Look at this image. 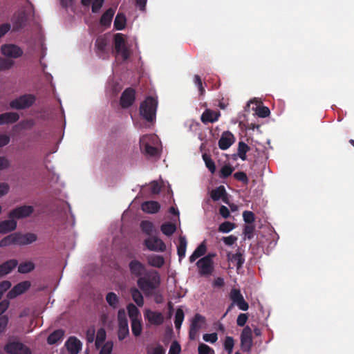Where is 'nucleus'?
<instances>
[{"label":"nucleus","mask_w":354,"mask_h":354,"mask_svg":"<svg viewBox=\"0 0 354 354\" xmlns=\"http://www.w3.org/2000/svg\"><path fill=\"white\" fill-rule=\"evenodd\" d=\"M137 283L144 292L149 293L159 287L160 284V274L156 270H149L144 276L138 279Z\"/></svg>","instance_id":"f257e3e1"},{"label":"nucleus","mask_w":354,"mask_h":354,"mask_svg":"<svg viewBox=\"0 0 354 354\" xmlns=\"http://www.w3.org/2000/svg\"><path fill=\"white\" fill-rule=\"evenodd\" d=\"M158 102L152 97H147L140 106V114L148 122H152L156 118Z\"/></svg>","instance_id":"f03ea898"},{"label":"nucleus","mask_w":354,"mask_h":354,"mask_svg":"<svg viewBox=\"0 0 354 354\" xmlns=\"http://www.w3.org/2000/svg\"><path fill=\"white\" fill-rule=\"evenodd\" d=\"M113 40L116 54L121 55L123 61L127 60L131 55V51L127 46L124 35L122 33H116L114 35Z\"/></svg>","instance_id":"7ed1b4c3"},{"label":"nucleus","mask_w":354,"mask_h":354,"mask_svg":"<svg viewBox=\"0 0 354 354\" xmlns=\"http://www.w3.org/2000/svg\"><path fill=\"white\" fill-rule=\"evenodd\" d=\"M36 101L33 94H24L15 98L10 102L12 109L21 110L30 107Z\"/></svg>","instance_id":"20e7f679"},{"label":"nucleus","mask_w":354,"mask_h":354,"mask_svg":"<svg viewBox=\"0 0 354 354\" xmlns=\"http://www.w3.org/2000/svg\"><path fill=\"white\" fill-rule=\"evenodd\" d=\"M155 139L153 136L145 135L140 139V150L147 156H156L158 154V149L151 145Z\"/></svg>","instance_id":"39448f33"},{"label":"nucleus","mask_w":354,"mask_h":354,"mask_svg":"<svg viewBox=\"0 0 354 354\" xmlns=\"http://www.w3.org/2000/svg\"><path fill=\"white\" fill-rule=\"evenodd\" d=\"M3 348L8 354H32L31 350L28 346L18 341L8 342Z\"/></svg>","instance_id":"423d86ee"},{"label":"nucleus","mask_w":354,"mask_h":354,"mask_svg":"<svg viewBox=\"0 0 354 354\" xmlns=\"http://www.w3.org/2000/svg\"><path fill=\"white\" fill-rule=\"evenodd\" d=\"M240 346L243 352L249 353L253 345L252 331L250 326H246L243 329L241 336Z\"/></svg>","instance_id":"0eeeda50"},{"label":"nucleus","mask_w":354,"mask_h":354,"mask_svg":"<svg viewBox=\"0 0 354 354\" xmlns=\"http://www.w3.org/2000/svg\"><path fill=\"white\" fill-rule=\"evenodd\" d=\"M136 100V91L131 87L127 88L122 93L120 98V104L123 109L131 106Z\"/></svg>","instance_id":"6e6552de"},{"label":"nucleus","mask_w":354,"mask_h":354,"mask_svg":"<svg viewBox=\"0 0 354 354\" xmlns=\"http://www.w3.org/2000/svg\"><path fill=\"white\" fill-rule=\"evenodd\" d=\"M1 53L7 57L17 59L22 56L23 50L16 44H6L1 46Z\"/></svg>","instance_id":"1a4fd4ad"},{"label":"nucleus","mask_w":354,"mask_h":354,"mask_svg":"<svg viewBox=\"0 0 354 354\" xmlns=\"http://www.w3.org/2000/svg\"><path fill=\"white\" fill-rule=\"evenodd\" d=\"M144 244L150 251L164 252L166 250L165 243L157 236H150L146 239Z\"/></svg>","instance_id":"9d476101"},{"label":"nucleus","mask_w":354,"mask_h":354,"mask_svg":"<svg viewBox=\"0 0 354 354\" xmlns=\"http://www.w3.org/2000/svg\"><path fill=\"white\" fill-rule=\"evenodd\" d=\"M34 212V208L31 205H23L15 208L10 212L8 217L10 218L20 219L29 216Z\"/></svg>","instance_id":"9b49d317"},{"label":"nucleus","mask_w":354,"mask_h":354,"mask_svg":"<svg viewBox=\"0 0 354 354\" xmlns=\"http://www.w3.org/2000/svg\"><path fill=\"white\" fill-rule=\"evenodd\" d=\"M230 298L240 310L246 311L249 308V305L244 299L239 289L232 288L230 293Z\"/></svg>","instance_id":"f8f14e48"},{"label":"nucleus","mask_w":354,"mask_h":354,"mask_svg":"<svg viewBox=\"0 0 354 354\" xmlns=\"http://www.w3.org/2000/svg\"><path fill=\"white\" fill-rule=\"evenodd\" d=\"M205 318L200 314H196L192 320L189 331V337L190 339L194 340L196 339L198 330L201 328L200 323H205Z\"/></svg>","instance_id":"ddd939ff"},{"label":"nucleus","mask_w":354,"mask_h":354,"mask_svg":"<svg viewBox=\"0 0 354 354\" xmlns=\"http://www.w3.org/2000/svg\"><path fill=\"white\" fill-rule=\"evenodd\" d=\"M31 286V283L29 281H21L17 285H15L8 292L7 295V297L10 299H15L17 296L23 294L26 290H28Z\"/></svg>","instance_id":"4468645a"},{"label":"nucleus","mask_w":354,"mask_h":354,"mask_svg":"<svg viewBox=\"0 0 354 354\" xmlns=\"http://www.w3.org/2000/svg\"><path fill=\"white\" fill-rule=\"evenodd\" d=\"M196 266L199 269V272L201 275H209L213 272V261H209V257H204L199 259Z\"/></svg>","instance_id":"2eb2a0df"},{"label":"nucleus","mask_w":354,"mask_h":354,"mask_svg":"<svg viewBox=\"0 0 354 354\" xmlns=\"http://www.w3.org/2000/svg\"><path fill=\"white\" fill-rule=\"evenodd\" d=\"M14 235L15 245H28L37 240V235L33 233L21 234L20 232H15Z\"/></svg>","instance_id":"dca6fc26"},{"label":"nucleus","mask_w":354,"mask_h":354,"mask_svg":"<svg viewBox=\"0 0 354 354\" xmlns=\"http://www.w3.org/2000/svg\"><path fill=\"white\" fill-rule=\"evenodd\" d=\"M129 270L131 272V274L136 277H142V274H145V273L147 272L146 270L145 266L140 262L138 260H132L129 263Z\"/></svg>","instance_id":"f3484780"},{"label":"nucleus","mask_w":354,"mask_h":354,"mask_svg":"<svg viewBox=\"0 0 354 354\" xmlns=\"http://www.w3.org/2000/svg\"><path fill=\"white\" fill-rule=\"evenodd\" d=\"M65 346L69 354H78L82 349V344L77 337H70L66 342Z\"/></svg>","instance_id":"a211bd4d"},{"label":"nucleus","mask_w":354,"mask_h":354,"mask_svg":"<svg viewBox=\"0 0 354 354\" xmlns=\"http://www.w3.org/2000/svg\"><path fill=\"white\" fill-rule=\"evenodd\" d=\"M234 136L230 131H225L223 133L221 138L218 140V147L222 150H226L234 143Z\"/></svg>","instance_id":"6ab92c4d"},{"label":"nucleus","mask_w":354,"mask_h":354,"mask_svg":"<svg viewBox=\"0 0 354 354\" xmlns=\"http://www.w3.org/2000/svg\"><path fill=\"white\" fill-rule=\"evenodd\" d=\"M145 319H147L151 324L160 325L164 322V317L160 312L147 310L145 313Z\"/></svg>","instance_id":"aec40b11"},{"label":"nucleus","mask_w":354,"mask_h":354,"mask_svg":"<svg viewBox=\"0 0 354 354\" xmlns=\"http://www.w3.org/2000/svg\"><path fill=\"white\" fill-rule=\"evenodd\" d=\"M18 265L16 259H10L0 265V278L10 273Z\"/></svg>","instance_id":"412c9836"},{"label":"nucleus","mask_w":354,"mask_h":354,"mask_svg":"<svg viewBox=\"0 0 354 354\" xmlns=\"http://www.w3.org/2000/svg\"><path fill=\"white\" fill-rule=\"evenodd\" d=\"M141 209L144 212L148 214H156L160 209V205L154 201H145L141 205Z\"/></svg>","instance_id":"4be33fe9"},{"label":"nucleus","mask_w":354,"mask_h":354,"mask_svg":"<svg viewBox=\"0 0 354 354\" xmlns=\"http://www.w3.org/2000/svg\"><path fill=\"white\" fill-rule=\"evenodd\" d=\"M220 115L221 113L219 111H215L211 109H206L201 115V120L202 122L205 124L207 122L213 123L218 120Z\"/></svg>","instance_id":"5701e85b"},{"label":"nucleus","mask_w":354,"mask_h":354,"mask_svg":"<svg viewBox=\"0 0 354 354\" xmlns=\"http://www.w3.org/2000/svg\"><path fill=\"white\" fill-rule=\"evenodd\" d=\"M19 119V115L15 112H6L0 114V125L13 124Z\"/></svg>","instance_id":"b1692460"},{"label":"nucleus","mask_w":354,"mask_h":354,"mask_svg":"<svg viewBox=\"0 0 354 354\" xmlns=\"http://www.w3.org/2000/svg\"><path fill=\"white\" fill-rule=\"evenodd\" d=\"M243 250L241 248H238L236 252L233 254H230V253L228 254V259L231 261L232 262H236V268L240 269L242 268L244 262H245V257L243 255Z\"/></svg>","instance_id":"393cba45"},{"label":"nucleus","mask_w":354,"mask_h":354,"mask_svg":"<svg viewBox=\"0 0 354 354\" xmlns=\"http://www.w3.org/2000/svg\"><path fill=\"white\" fill-rule=\"evenodd\" d=\"M17 228V222L15 218L5 220L0 222V234H5L14 231Z\"/></svg>","instance_id":"a878e982"},{"label":"nucleus","mask_w":354,"mask_h":354,"mask_svg":"<svg viewBox=\"0 0 354 354\" xmlns=\"http://www.w3.org/2000/svg\"><path fill=\"white\" fill-rule=\"evenodd\" d=\"M211 198L213 201H217L222 198L223 201L227 203V193L223 185H221L216 189L212 190L210 193Z\"/></svg>","instance_id":"bb28decb"},{"label":"nucleus","mask_w":354,"mask_h":354,"mask_svg":"<svg viewBox=\"0 0 354 354\" xmlns=\"http://www.w3.org/2000/svg\"><path fill=\"white\" fill-rule=\"evenodd\" d=\"M207 251L205 241H203L194 251L189 257L190 263L194 262L198 258L202 257Z\"/></svg>","instance_id":"cd10ccee"},{"label":"nucleus","mask_w":354,"mask_h":354,"mask_svg":"<svg viewBox=\"0 0 354 354\" xmlns=\"http://www.w3.org/2000/svg\"><path fill=\"white\" fill-rule=\"evenodd\" d=\"M115 14V10L113 8H109L102 15L100 23L102 26H109L111 24L112 19Z\"/></svg>","instance_id":"c85d7f7f"},{"label":"nucleus","mask_w":354,"mask_h":354,"mask_svg":"<svg viewBox=\"0 0 354 354\" xmlns=\"http://www.w3.org/2000/svg\"><path fill=\"white\" fill-rule=\"evenodd\" d=\"M147 262L151 266L160 268L165 264V259L161 255L151 254L147 257Z\"/></svg>","instance_id":"c756f323"},{"label":"nucleus","mask_w":354,"mask_h":354,"mask_svg":"<svg viewBox=\"0 0 354 354\" xmlns=\"http://www.w3.org/2000/svg\"><path fill=\"white\" fill-rule=\"evenodd\" d=\"M64 335V331L62 329H57L53 331L47 338V342L50 345L55 344L61 340Z\"/></svg>","instance_id":"7c9ffc66"},{"label":"nucleus","mask_w":354,"mask_h":354,"mask_svg":"<svg viewBox=\"0 0 354 354\" xmlns=\"http://www.w3.org/2000/svg\"><path fill=\"white\" fill-rule=\"evenodd\" d=\"M178 240L179 243L177 246V253L179 257V260L180 261L185 257L187 242L184 236H180Z\"/></svg>","instance_id":"2f4dec72"},{"label":"nucleus","mask_w":354,"mask_h":354,"mask_svg":"<svg viewBox=\"0 0 354 354\" xmlns=\"http://www.w3.org/2000/svg\"><path fill=\"white\" fill-rule=\"evenodd\" d=\"M127 23V18L124 14L118 12L114 20V28L118 30H121L125 28Z\"/></svg>","instance_id":"473e14b6"},{"label":"nucleus","mask_w":354,"mask_h":354,"mask_svg":"<svg viewBox=\"0 0 354 354\" xmlns=\"http://www.w3.org/2000/svg\"><path fill=\"white\" fill-rule=\"evenodd\" d=\"M106 301L113 309H116L119 306L120 299L118 295L113 292H110L106 295Z\"/></svg>","instance_id":"72a5a7b5"},{"label":"nucleus","mask_w":354,"mask_h":354,"mask_svg":"<svg viewBox=\"0 0 354 354\" xmlns=\"http://www.w3.org/2000/svg\"><path fill=\"white\" fill-rule=\"evenodd\" d=\"M108 45V40L104 35L97 37L95 42V46L98 52L104 53Z\"/></svg>","instance_id":"f704fd0d"},{"label":"nucleus","mask_w":354,"mask_h":354,"mask_svg":"<svg viewBox=\"0 0 354 354\" xmlns=\"http://www.w3.org/2000/svg\"><path fill=\"white\" fill-rule=\"evenodd\" d=\"M35 264L31 261L21 263L18 266V272L21 274L29 273L35 269Z\"/></svg>","instance_id":"c9c22d12"},{"label":"nucleus","mask_w":354,"mask_h":354,"mask_svg":"<svg viewBox=\"0 0 354 354\" xmlns=\"http://www.w3.org/2000/svg\"><path fill=\"white\" fill-rule=\"evenodd\" d=\"M131 297L134 302L140 307L142 306L144 304V299L142 293L139 290L134 288L131 290Z\"/></svg>","instance_id":"e433bc0d"},{"label":"nucleus","mask_w":354,"mask_h":354,"mask_svg":"<svg viewBox=\"0 0 354 354\" xmlns=\"http://www.w3.org/2000/svg\"><path fill=\"white\" fill-rule=\"evenodd\" d=\"M118 325V339L120 340H123L129 334L128 323H124L123 322V323H120Z\"/></svg>","instance_id":"4c0bfd02"},{"label":"nucleus","mask_w":354,"mask_h":354,"mask_svg":"<svg viewBox=\"0 0 354 354\" xmlns=\"http://www.w3.org/2000/svg\"><path fill=\"white\" fill-rule=\"evenodd\" d=\"M250 147L244 142L241 141L238 145V156L242 160H245L247 158L246 153L249 151Z\"/></svg>","instance_id":"58836bf2"},{"label":"nucleus","mask_w":354,"mask_h":354,"mask_svg":"<svg viewBox=\"0 0 354 354\" xmlns=\"http://www.w3.org/2000/svg\"><path fill=\"white\" fill-rule=\"evenodd\" d=\"M160 230L164 234L171 236L175 232L176 227L174 223H165L161 225Z\"/></svg>","instance_id":"ea45409f"},{"label":"nucleus","mask_w":354,"mask_h":354,"mask_svg":"<svg viewBox=\"0 0 354 354\" xmlns=\"http://www.w3.org/2000/svg\"><path fill=\"white\" fill-rule=\"evenodd\" d=\"M140 228L144 233L150 236L153 231L154 226L153 223L149 221H142L140 223Z\"/></svg>","instance_id":"a19ab883"},{"label":"nucleus","mask_w":354,"mask_h":354,"mask_svg":"<svg viewBox=\"0 0 354 354\" xmlns=\"http://www.w3.org/2000/svg\"><path fill=\"white\" fill-rule=\"evenodd\" d=\"M203 159L205 163V166L209 169V171L212 174H214L216 171V165L210 156L207 153H204L203 154Z\"/></svg>","instance_id":"79ce46f5"},{"label":"nucleus","mask_w":354,"mask_h":354,"mask_svg":"<svg viewBox=\"0 0 354 354\" xmlns=\"http://www.w3.org/2000/svg\"><path fill=\"white\" fill-rule=\"evenodd\" d=\"M234 346V339L232 337L226 336L223 342L224 349L227 354H232Z\"/></svg>","instance_id":"37998d69"},{"label":"nucleus","mask_w":354,"mask_h":354,"mask_svg":"<svg viewBox=\"0 0 354 354\" xmlns=\"http://www.w3.org/2000/svg\"><path fill=\"white\" fill-rule=\"evenodd\" d=\"M131 330L136 337H138L141 334L142 325L138 319H133V320H131Z\"/></svg>","instance_id":"c03bdc74"},{"label":"nucleus","mask_w":354,"mask_h":354,"mask_svg":"<svg viewBox=\"0 0 354 354\" xmlns=\"http://www.w3.org/2000/svg\"><path fill=\"white\" fill-rule=\"evenodd\" d=\"M235 228V224L230 222L225 221L219 225L218 231L223 233H228Z\"/></svg>","instance_id":"a18cd8bd"},{"label":"nucleus","mask_w":354,"mask_h":354,"mask_svg":"<svg viewBox=\"0 0 354 354\" xmlns=\"http://www.w3.org/2000/svg\"><path fill=\"white\" fill-rule=\"evenodd\" d=\"M184 319V312L182 309L178 308L175 315L174 324L176 329H179Z\"/></svg>","instance_id":"49530a36"},{"label":"nucleus","mask_w":354,"mask_h":354,"mask_svg":"<svg viewBox=\"0 0 354 354\" xmlns=\"http://www.w3.org/2000/svg\"><path fill=\"white\" fill-rule=\"evenodd\" d=\"M234 170V169L233 167L229 165H225L221 167L219 176L221 178H226L231 176Z\"/></svg>","instance_id":"de8ad7c7"},{"label":"nucleus","mask_w":354,"mask_h":354,"mask_svg":"<svg viewBox=\"0 0 354 354\" xmlns=\"http://www.w3.org/2000/svg\"><path fill=\"white\" fill-rule=\"evenodd\" d=\"M12 244L15 245L14 233L5 236L0 241V248H4Z\"/></svg>","instance_id":"09e8293b"},{"label":"nucleus","mask_w":354,"mask_h":354,"mask_svg":"<svg viewBox=\"0 0 354 354\" xmlns=\"http://www.w3.org/2000/svg\"><path fill=\"white\" fill-rule=\"evenodd\" d=\"M14 63L11 59L0 57V71L11 68Z\"/></svg>","instance_id":"8fccbe9b"},{"label":"nucleus","mask_w":354,"mask_h":354,"mask_svg":"<svg viewBox=\"0 0 354 354\" xmlns=\"http://www.w3.org/2000/svg\"><path fill=\"white\" fill-rule=\"evenodd\" d=\"M127 310L131 320H133V319H138V317L140 315V313L138 308L134 304H129L127 306Z\"/></svg>","instance_id":"3c124183"},{"label":"nucleus","mask_w":354,"mask_h":354,"mask_svg":"<svg viewBox=\"0 0 354 354\" xmlns=\"http://www.w3.org/2000/svg\"><path fill=\"white\" fill-rule=\"evenodd\" d=\"M255 227L252 224H248L245 225L243 229V234L245 235V238L249 240L252 239L254 237Z\"/></svg>","instance_id":"603ef678"},{"label":"nucleus","mask_w":354,"mask_h":354,"mask_svg":"<svg viewBox=\"0 0 354 354\" xmlns=\"http://www.w3.org/2000/svg\"><path fill=\"white\" fill-rule=\"evenodd\" d=\"M243 218L244 221L248 224H252L255 221V215L251 211H244L243 212Z\"/></svg>","instance_id":"864d4df0"},{"label":"nucleus","mask_w":354,"mask_h":354,"mask_svg":"<svg viewBox=\"0 0 354 354\" xmlns=\"http://www.w3.org/2000/svg\"><path fill=\"white\" fill-rule=\"evenodd\" d=\"M106 339V332L104 328L98 329L96 335L95 344L98 346L100 344H102L104 342Z\"/></svg>","instance_id":"5fc2aeb1"},{"label":"nucleus","mask_w":354,"mask_h":354,"mask_svg":"<svg viewBox=\"0 0 354 354\" xmlns=\"http://www.w3.org/2000/svg\"><path fill=\"white\" fill-rule=\"evenodd\" d=\"M256 113L259 117L266 118L270 115V111L268 107L262 106L257 107Z\"/></svg>","instance_id":"6e6d98bb"},{"label":"nucleus","mask_w":354,"mask_h":354,"mask_svg":"<svg viewBox=\"0 0 354 354\" xmlns=\"http://www.w3.org/2000/svg\"><path fill=\"white\" fill-rule=\"evenodd\" d=\"M198 354H214V351L209 346L205 344H201L198 346Z\"/></svg>","instance_id":"4d7b16f0"},{"label":"nucleus","mask_w":354,"mask_h":354,"mask_svg":"<svg viewBox=\"0 0 354 354\" xmlns=\"http://www.w3.org/2000/svg\"><path fill=\"white\" fill-rule=\"evenodd\" d=\"M147 354H165V351L162 346L158 345L155 347H148Z\"/></svg>","instance_id":"13d9d810"},{"label":"nucleus","mask_w":354,"mask_h":354,"mask_svg":"<svg viewBox=\"0 0 354 354\" xmlns=\"http://www.w3.org/2000/svg\"><path fill=\"white\" fill-rule=\"evenodd\" d=\"M113 344L112 342H106L101 348L99 354H111Z\"/></svg>","instance_id":"bf43d9fd"},{"label":"nucleus","mask_w":354,"mask_h":354,"mask_svg":"<svg viewBox=\"0 0 354 354\" xmlns=\"http://www.w3.org/2000/svg\"><path fill=\"white\" fill-rule=\"evenodd\" d=\"M194 82L196 86L198 87L200 92V95H203L205 93V88L203 86V82L201 77L198 75H195L194 77Z\"/></svg>","instance_id":"052dcab7"},{"label":"nucleus","mask_w":354,"mask_h":354,"mask_svg":"<svg viewBox=\"0 0 354 354\" xmlns=\"http://www.w3.org/2000/svg\"><path fill=\"white\" fill-rule=\"evenodd\" d=\"M234 178L242 183H247L248 181L246 174L243 171H237L234 174Z\"/></svg>","instance_id":"680f3d73"},{"label":"nucleus","mask_w":354,"mask_h":354,"mask_svg":"<svg viewBox=\"0 0 354 354\" xmlns=\"http://www.w3.org/2000/svg\"><path fill=\"white\" fill-rule=\"evenodd\" d=\"M104 0H94L92 3V12L97 13L102 7Z\"/></svg>","instance_id":"e2e57ef3"},{"label":"nucleus","mask_w":354,"mask_h":354,"mask_svg":"<svg viewBox=\"0 0 354 354\" xmlns=\"http://www.w3.org/2000/svg\"><path fill=\"white\" fill-rule=\"evenodd\" d=\"M11 286V283L9 281H3L0 282V299L3 293L7 291Z\"/></svg>","instance_id":"0e129e2a"},{"label":"nucleus","mask_w":354,"mask_h":354,"mask_svg":"<svg viewBox=\"0 0 354 354\" xmlns=\"http://www.w3.org/2000/svg\"><path fill=\"white\" fill-rule=\"evenodd\" d=\"M248 319V316L245 313H241L239 315L237 319H236V324L239 326H244L245 324L247 322V320Z\"/></svg>","instance_id":"69168bd1"},{"label":"nucleus","mask_w":354,"mask_h":354,"mask_svg":"<svg viewBox=\"0 0 354 354\" xmlns=\"http://www.w3.org/2000/svg\"><path fill=\"white\" fill-rule=\"evenodd\" d=\"M203 337L205 342H210V343H214L218 339V335H217V333H210V334H205Z\"/></svg>","instance_id":"338daca9"},{"label":"nucleus","mask_w":354,"mask_h":354,"mask_svg":"<svg viewBox=\"0 0 354 354\" xmlns=\"http://www.w3.org/2000/svg\"><path fill=\"white\" fill-rule=\"evenodd\" d=\"M224 243L227 245H232L237 241V237L234 235L223 237L222 239Z\"/></svg>","instance_id":"774afa93"}]
</instances>
